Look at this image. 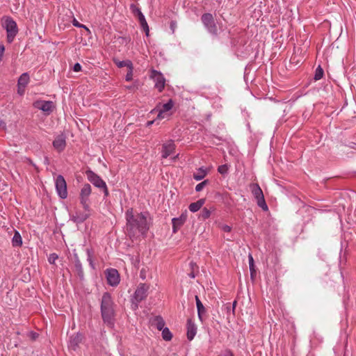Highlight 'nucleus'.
Wrapping results in <instances>:
<instances>
[{"label": "nucleus", "mask_w": 356, "mask_h": 356, "mask_svg": "<svg viewBox=\"0 0 356 356\" xmlns=\"http://www.w3.org/2000/svg\"><path fill=\"white\" fill-rule=\"evenodd\" d=\"M126 219L127 231L131 238L145 235L149 229L147 217L143 213L134 214L133 209H129L126 212Z\"/></svg>", "instance_id": "1"}, {"label": "nucleus", "mask_w": 356, "mask_h": 356, "mask_svg": "<svg viewBox=\"0 0 356 356\" xmlns=\"http://www.w3.org/2000/svg\"><path fill=\"white\" fill-rule=\"evenodd\" d=\"M12 243L15 247H20L22 245L21 235L17 231L15 232V234L12 239Z\"/></svg>", "instance_id": "24"}, {"label": "nucleus", "mask_w": 356, "mask_h": 356, "mask_svg": "<svg viewBox=\"0 0 356 356\" xmlns=\"http://www.w3.org/2000/svg\"><path fill=\"white\" fill-rule=\"evenodd\" d=\"M35 108L42 110L44 112L52 111L53 102L50 101H37L33 104Z\"/></svg>", "instance_id": "13"}, {"label": "nucleus", "mask_w": 356, "mask_h": 356, "mask_svg": "<svg viewBox=\"0 0 356 356\" xmlns=\"http://www.w3.org/2000/svg\"><path fill=\"white\" fill-rule=\"evenodd\" d=\"M189 276H190L191 277H192V278H194V277H195V274H194V273H193V272H192V273H191L189 274Z\"/></svg>", "instance_id": "49"}, {"label": "nucleus", "mask_w": 356, "mask_h": 356, "mask_svg": "<svg viewBox=\"0 0 356 356\" xmlns=\"http://www.w3.org/2000/svg\"><path fill=\"white\" fill-rule=\"evenodd\" d=\"M150 322L152 325L155 326L159 330H162L164 328L165 322L160 316L151 318Z\"/></svg>", "instance_id": "17"}, {"label": "nucleus", "mask_w": 356, "mask_h": 356, "mask_svg": "<svg viewBox=\"0 0 356 356\" xmlns=\"http://www.w3.org/2000/svg\"><path fill=\"white\" fill-rule=\"evenodd\" d=\"M223 229L225 232H230L231 230V228L230 227L227 226V225H225L224 227H223Z\"/></svg>", "instance_id": "46"}, {"label": "nucleus", "mask_w": 356, "mask_h": 356, "mask_svg": "<svg viewBox=\"0 0 356 356\" xmlns=\"http://www.w3.org/2000/svg\"><path fill=\"white\" fill-rule=\"evenodd\" d=\"M101 312L104 322L107 323L108 325L112 326L113 325L115 312L113 302L108 293H104L102 296Z\"/></svg>", "instance_id": "2"}, {"label": "nucleus", "mask_w": 356, "mask_h": 356, "mask_svg": "<svg viewBox=\"0 0 356 356\" xmlns=\"http://www.w3.org/2000/svg\"><path fill=\"white\" fill-rule=\"evenodd\" d=\"M175 28H176V23L175 22H170V29L172 31V32L175 31Z\"/></svg>", "instance_id": "44"}, {"label": "nucleus", "mask_w": 356, "mask_h": 356, "mask_svg": "<svg viewBox=\"0 0 356 356\" xmlns=\"http://www.w3.org/2000/svg\"><path fill=\"white\" fill-rule=\"evenodd\" d=\"M208 184H209V180H207H207L203 181L202 182H201V183L198 184L195 186V191H196L197 192H200V191H201L204 188V187L205 186H207Z\"/></svg>", "instance_id": "32"}, {"label": "nucleus", "mask_w": 356, "mask_h": 356, "mask_svg": "<svg viewBox=\"0 0 356 356\" xmlns=\"http://www.w3.org/2000/svg\"><path fill=\"white\" fill-rule=\"evenodd\" d=\"M29 81L28 73H23L18 79V92H20L21 88H24Z\"/></svg>", "instance_id": "19"}, {"label": "nucleus", "mask_w": 356, "mask_h": 356, "mask_svg": "<svg viewBox=\"0 0 356 356\" xmlns=\"http://www.w3.org/2000/svg\"><path fill=\"white\" fill-rule=\"evenodd\" d=\"M131 8L134 14L138 17L140 26L147 22L145 16L140 11V8L136 7L135 5H131Z\"/></svg>", "instance_id": "21"}, {"label": "nucleus", "mask_w": 356, "mask_h": 356, "mask_svg": "<svg viewBox=\"0 0 356 356\" xmlns=\"http://www.w3.org/2000/svg\"><path fill=\"white\" fill-rule=\"evenodd\" d=\"M56 188L59 197L65 199L67 197V184L62 175H58L55 181Z\"/></svg>", "instance_id": "6"}, {"label": "nucleus", "mask_w": 356, "mask_h": 356, "mask_svg": "<svg viewBox=\"0 0 356 356\" xmlns=\"http://www.w3.org/2000/svg\"><path fill=\"white\" fill-rule=\"evenodd\" d=\"M204 202L205 200L204 199H200L195 202L191 203L189 205L188 209L192 212H196L201 209L204 204Z\"/></svg>", "instance_id": "23"}, {"label": "nucleus", "mask_w": 356, "mask_h": 356, "mask_svg": "<svg viewBox=\"0 0 356 356\" xmlns=\"http://www.w3.org/2000/svg\"><path fill=\"white\" fill-rule=\"evenodd\" d=\"M73 70L74 72H79L81 70V66L79 63H76L74 65V67H73Z\"/></svg>", "instance_id": "39"}, {"label": "nucleus", "mask_w": 356, "mask_h": 356, "mask_svg": "<svg viewBox=\"0 0 356 356\" xmlns=\"http://www.w3.org/2000/svg\"><path fill=\"white\" fill-rule=\"evenodd\" d=\"M141 27L143 28V29L145 32L146 35L149 36V26H148L147 23L146 22V23L142 24Z\"/></svg>", "instance_id": "38"}, {"label": "nucleus", "mask_w": 356, "mask_h": 356, "mask_svg": "<svg viewBox=\"0 0 356 356\" xmlns=\"http://www.w3.org/2000/svg\"><path fill=\"white\" fill-rule=\"evenodd\" d=\"M210 215H211V212L207 208H204L202 210L201 214H200L202 219H207V218H209Z\"/></svg>", "instance_id": "33"}, {"label": "nucleus", "mask_w": 356, "mask_h": 356, "mask_svg": "<svg viewBox=\"0 0 356 356\" xmlns=\"http://www.w3.org/2000/svg\"><path fill=\"white\" fill-rule=\"evenodd\" d=\"M53 145L57 151H63L66 146L65 137L63 135L58 136L54 140Z\"/></svg>", "instance_id": "15"}, {"label": "nucleus", "mask_w": 356, "mask_h": 356, "mask_svg": "<svg viewBox=\"0 0 356 356\" xmlns=\"http://www.w3.org/2000/svg\"><path fill=\"white\" fill-rule=\"evenodd\" d=\"M81 340L82 336L80 334L73 335L70 341V347L73 350H76L79 344L81 342Z\"/></svg>", "instance_id": "20"}, {"label": "nucleus", "mask_w": 356, "mask_h": 356, "mask_svg": "<svg viewBox=\"0 0 356 356\" xmlns=\"http://www.w3.org/2000/svg\"><path fill=\"white\" fill-rule=\"evenodd\" d=\"M195 301H196V305L197 309V314L198 317L200 319L201 321H202V315L206 312V309L204 307L203 304L200 301L199 297L197 296H195Z\"/></svg>", "instance_id": "22"}, {"label": "nucleus", "mask_w": 356, "mask_h": 356, "mask_svg": "<svg viewBox=\"0 0 356 356\" xmlns=\"http://www.w3.org/2000/svg\"><path fill=\"white\" fill-rule=\"evenodd\" d=\"M178 155L172 158V160L175 161L177 158Z\"/></svg>", "instance_id": "51"}, {"label": "nucleus", "mask_w": 356, "mask_h": 356, "mask_svg": "<svg viewBox=\"0 0 356 356\" xmlns=\"http://www.w3.org/2000/svg\"><path fill=\"white\" fill-rule=\"evenodd\" d=\"M162 337L165 341H170L172 339V334L168 327L162 330Z\"/></svg>", "instance_id": "28"}, {"label": "nucleus", "mask_w": 356, "mask_h": 356, "mask_svg": "<svg viewBox=\"0 0 356 356\" xmlns=\"http://www.w3.org/2000/svg\"><path fill=\"white\" fill-rule=\"evenodd\" d=\"M226 308H227V310H229V306H227Z\"/></svg>", "instance_id": "53"}, {"label": "nucleus", "mask_w": 356, "mask_h": 356, "mask_svg": "<svg viewBox=\"0 0 356 356\" xmlns=\"http://www.w3.org/2000/svg\"><path fill=\"white\" fill-rule=\"evenodd\" d=\"M153 123H154V121H148V122H147V126H150V125H152Z\"/></svg>", "instance_id": "48"}, {"label": "nucleus", "mask_w": 356, "mask_h": 356, "mask_svg": "<svg viewBox=\"0 0 356 356\" xmlns=\"http://www.w3.org/2000/svg\"><path fill=\"white\" fill-rule=\"evenodd\" d=\"M115 64L118 67H130L133 65L132 63L131 60H119L118 59H114L113 60Z\"/></svg>", "instance_id": "25"}, {"label": "nucleus", "mask_w": 356, "mask_h": 356, "mask_svg": "<svg viewBox=\"0 0 356 356\" xmlns=\"http://www.w3.org/2000/svg\"><path fill=\"white\" fill-rule=\"evenodd\" d=\"M0 127H1V129H2L4 131L6 130V122L3 120H0Z\"/></svg>", "instance_id": "41"}, {"label": "nucleus", "mask_w": 356, "mask_h": 356, "mask_svg": "<svg viewBox=\"0 0 356 356\" xmlns=\"http://www.w3.org/2000/svg\"><path fill=\"white\" fill-rule=\"evenodd\" d=\"M295 58H296V57H293V58H291V61H292L293 63H294V62H295Z\"/></svg>", "instance_id": "50"}, {"label": "nucleus", "mask_w": 356, "mask_h": 356, "mask_svg": "<svg viewBox=\"0 0 356 356\" xmlns=\"http://www.w3.org/2000/svg\"><path fill=\"white\" fill-rule=\"evenodd\" d=\"M140 277L143 279V280H145L146 278V275H145V270L144 268H143L141 270H140Z\"/></svg>", "instance_id": "43"}, {"label": "nucleus", "mask_w": 356, "mask_h": 356, "mask_svg": "<svg viewBox=\"0 0 356 356\" xmlns=\"http://www.w3.org/2000/svg\"><path fill=\"white\" fill-rule=\"evenodd\" d=\"M149 286L146 284H140L134 293V299L136 302H140L147 296Z\"/></svg>", "instance_id": "10"}, {"label": "nucleus", "mask_w": 356, "mask_h": 356, "mask_svg": "<svg viewBox=\"0 0 356 356\" xmlns=\"http://www.w3.org/2000/svg\"><path fill=\"white\" fill-rule=\"evenodd\" d=\"M228 165L227 164H225V165H220L218 168V172L222 175H225L228 172Z\"/></svg>", "instance_id": "31"}, {"label": "nucleus", "mask_w": 356, "mask_h": 356, "mask_svg": "<svg viewBox=\"0 0 356 356\" xmlns=\"http://www.w3.org/2000/svg\"><path fill=\"white\" fill-rule=\"evenodd\" d=\"M248 260H249V266H250V276L253 279L256 275V270L254 269V259L251 254H249Z\"/></svg>", "instance_id": "26"}, {"label": "nucleus", "mask_w": 356, "mask_h": 356, "mask_svg": "<svg viewBox=\"0 0 356 356\" xmlns=\"http://www.w3.org/2000/svg\"><path fill=\"white\" fill-rule=\"evenodd\" d=\"M150 78L153 79L155 82V88L159 92H162L165 88V79L163 74L155 70L151 71Z\"/></svg>", "instance_id": "8"}, {"label": "nucleus", "mask_w": 356, "mask_h": 356, "mask_svg": "<svg viewBox=\"0 0 356 356\" xmlns=\"http://www.w3.org/2000/svg\"><path fill=\"white\" fill-rule=\"evenodd\" d=\"M58 259V255L55 253L51 254L48 258V261L50 264H55L56 260Z\"/></svg>", "instance_id": "36"}, {"label": "nucleus", "mask_w": 356, "mask_h": 356, "mask_svg": "<svg viewBox=\"0 0 356 356\" xmlns=\"http://www.w3.org/2000/svg\"><path fill=\"white\" fill-rule=\"evenodd\" d=\"M252 193L257 200V205L264 211H268V208L266 203L263 191L258 184H252L250 186Z\"/></svg>", "instance_id": "4"}, {"label": "nucleus", "mask_w": 356, "mask_h": 356, "mask_svg": "<svg viewBox=\"0 0 356 356\" xmlns=\"http://www.w3.org/2000/svg\"><path fill=\"white\" fill-rule=\"evenodd\" d=\"M88 179L96 187L102 189L106 196L108 195V191L106 183L95 173L91 170L86 171Z\"/></svg>", "instance_id": "5"}, {"label": "nucleus", "mask_w": 356, "mask_h": 356, "mask_svg": "<svg viewBox=\"0 0 356 356\" xmlns=\"http://www.w3.org/2000/svg\"><path fill=\"white\" fill-rule=\"evenodd\" d=\"M197 328L191 319L187 321V338L191 341L196 334Z\"/></svg>", "instance_id": "16"}, {"label": "nucleus", "mask_w": 356, "mask_h": 356, "mask_svg": "<svg viewBox=\"0 0 356 356\" xmlns=\"http://www.w3.org/2000/svg\"><path fill=\"white\" fill-rule=\"evenodd\" d=\"M187 218V211L185 210L179 218H174L172 220L173 232L176 233L178 229L184 225Z\"/></svg>", "instance_id": "12"}, {"label": "nucleus", "mask_w": 356, "mask_h": 356, "mask_svg": "<svg viewBox=\"0 0 356 356\" xmlns=\"http://www.w3.org/2000/svg\"><path fill=\"white\" fill-rule=\"evenodd\" d=\"M74 259L75 268H76L77 275L79 277V278L82 280V279H83V277H84L83 270L80 260L78 257V255L75 252L74 253Z\"/></svg>", "instance_id": "18"}, {"label": "nucleus", "mask_w": 356, "mask_h": 356, "mask_svg": "<svg viewBox=\"0 0 356 356\" xmlns=\"http://www.w3.org/2000/svg\"><path fill=\"white\" fill-rule=\"evenodd\" d=\"M73 25L76 27L84 28L87 31L90 32V30L83 24H81L76 19L73 20Z\"/></svg>", "instance_id": "37"}, {"label": "nucleus", "mask_w": 356, "mask_h": 356, "mask_svg": "<svg viewBox=\"0 0 356 356\" xmlns=\"http://www.w3.org/2000/svg\"><path fill=\"white\" fill-rule=\"evenodd\" d=\"M207 171L202 168H200L197 172L194 173L193 177L195 179L199 181L202 179L207 175Z\"/></svg>", "instance_id": "27"}, {"label": "nucleus", "mask_w": 356, "mask_h": 356, "mask_svg": "<svg viewBox=\"0 0 356 356\" xmlns=\"http://www.w3.org/2000/svg\"><path fill=\"white\" fill-rule=\"evenodd\" d=\"M33 339H35L36 337V334H34L33 336Z\"/></svg>", "instance_id": "52"}, {"label": "nucleus", "mask_w": 356, "mask_h": 356, "mask_svg": "<svg viewBox=\"0 0 356 356\" xmlns=\"http://www.w3.org/2000/svg\"><path fill=\"white\" fill-rule=\"evenodd\" d=\"M91 193V186L88 184L83 185L80 193L81 203L86 211H89L88 197Z\"/></svg>", "instance_id": "9"}, {"label": "nucleus", "mask_w": 356, "mask_h": 356, "mask_svg": "<svg viewBox=\"0 0 356 356\" xmlns=\"http://www.w3.org/2000/svg\"><path fill=\"white\" fill-rule=\"evenodd\" d=\"M175 149V145L172 140H169L163 145L162 157L167 158L172 154Z\"/></svg>", "instance_id": "14"}, {"label": "nucleus", "mask_w": 356, "mask_h": 356, "mask_svg": "<svg viewBox=\"0 0 356 356\" xmlns=\"http://www.w3.org/2000/svg\"><path fill=\"white\" fill-rule=\"evenodd\" d=\"M133 70H134L133 65L128 68V72H127V73L126 74V77H125L126 81H129L132 79Z\"/></svg>", "instance_id": "34"}, {"label": "nucleus", "mask_w": 356, "mask_h": 356, "mask_svg": "<svg viewBox=\"0 0 356 356\" xmlns=\"http://www.w3.org/2000/svg\"><path fill=\"white\" fill-rule=\"evenodd\" d=\"M323 70L322 69V67L321 66H318L316 70V72L314 74V79L316 81L320 80L323 77Z\"/></svg>", "instance_id": "30"}, {"label": "nucleus", "mask_w": 356, "mask_h": 356, "mask_svg": "<svg viewBox=\"0 0 356 356\" xmlns=\"http://www.w3.org/2000/svg\"><path fill=\"white\" fill-rule=\"evenodd\" d=\"M88 217V214L83 215L81 217H78L79 221H83Z\"/></svg>", "instance_id": "45"}, {"label": "nucleus", "mask_w": 356, "mask_h": 356, "mask_svg": "<svg viewBox=\"0 0 356 356\" xmlns=\"http://www.w3.org/2000/svg\"><path fill=\"white\" fill-rule=\"evenodd\" d=\"M2 26L7 32V41L11 43L18 33V28L16 22L11 17H6Z\"/></svg>", "instance_id": "3"}, {"label": "nucleus", "mask_w": 356, "mask_h": 356, "mask_svg": "<svg viewBox=\"0 0 356 356\" xmlns=\"http://www.w3.org/2000/svg\"><path fill=\"white\" fill-rule=\"evenodd\" d=\"M106 278L108 284L111 286H117L120 282V276L117 270L111 268L106 271Z\"/></svg>", "instance_id": "11"}, {"label": "nucleus", "mask_w": 356, "mask_h": 356, "mask_svg": "<svg viewBox=\"0 0 356 356\" xmlns=\"http://www.w3.org/2000/svg\"><path fill=\"white\" fill-rule=\"evenodd\" d=\"M170 115V113H165L162 110H159V112L157 115V118L158 119H163L165 118H167Z\"/></svg>", "instance_id": "35"}, {"label": "nucleus", "mask_w": 356, "mask_h": 356, "mask_svg": "<svg viewBox=\"0 0 356 356\" xmlns=\"http://www.w3.org/2000/svg\"><path fill=\"white\" fill-rule=\"evenodd\" d=\"M202 22L205 26V27L207 29V30L212 34L216 35L217 34V26L216 25V23L214 22L213 17L210 13H205L202 16Z\"/></svg>", "instance_id": "7"}, {"label": "nucleus", "mask_w": 356, "mask_h": 356, "mask_svg": "<svg viewBox=\"0 0 356 356\" xmlns=\"http://www.w3.org/2000/svg\"><path fill=\"white\" fill-rule=\"evenodd\" d=\"M87 254H88V260L90 263V264L91 265V266L92 268L93 267V264H92V258H91V255H90V250L88 249H87Z\"/></svg>", "instance_id": "40"}, {"label": "nucleus", "mask_w": 356, "mask_h": 356, "mask_svg": "<svg viewBox=\"0 0 356 356\" xmlns=\"http://www.w3.org/2000/svg\"><path fill=\"white\" fill-rule=\"evenodd\" d=\"M5 48L3 45H0V60H1L3 52H4Z\"/></svg>", "instance_id": "42"}, {"label": "nucleus", "mask_w": 356, "mask_h": 356, "mask_svg": "<svg viewBox=\"0 0 356 356\" xmlns=\"http://www.w3.org/2000/svg\"><path fill=\"white\" fill-rule=\"evenodd\" d=\"M174 104L172 99H170L166 104H164L162 106L161 110L163 111L165 113H168L172 108Z\"/></svg>", "instance_id": "29"}, {"label": "nucleus", "mask_w": 356, "mask_h": 356, "mask_svg": "<svg viewBox=\"0 0 356 356\" xmlns=\"http://www.w3.org/2000/svg\"><path fill=\"white\" fill-rule=\"evenodd\" d=\"M236 305V301H234L233 302V304H232V312H233V313H234V309H235Z\"/></svg>", "instance_id": "47"}]
</instances>
